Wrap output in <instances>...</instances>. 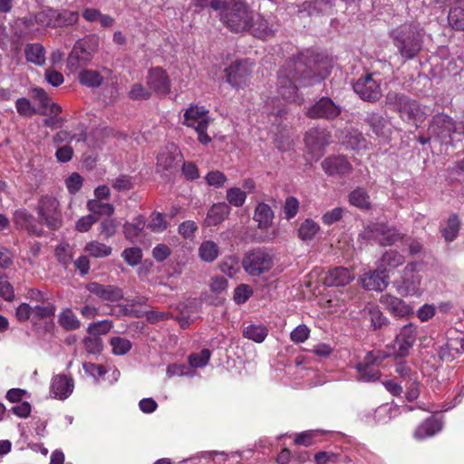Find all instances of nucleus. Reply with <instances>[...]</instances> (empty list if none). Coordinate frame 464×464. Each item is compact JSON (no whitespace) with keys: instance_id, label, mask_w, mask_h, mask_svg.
<instances>
[{"instance_id":"nucleus-1","label":"nucleus","mask_w":464,"mask_h":464,"mask_svg":"<svg viewBox=\"0 0 464 464\" xmlns=\"http://www.w3.org/2000/svg\"><path fill=\"white\" fill-rule=\"evenodd\" d=\"M308 54L301 53L285 62L278 72L277 94L285 101L301 104L298 89L319 82L329 74L327 67L317 65L314 72Z\"/></svg>"},{"instance_id":"nucleus-2","label":"nucleus","mask_w":464,"mask_h":464,"mask_svg":"<svg viewBox=\"0 0 464 464\" xmlns=\"http://www.w3.org/2000/svg\"><path fill=\"white\" fill-rule=\"evenodd\" d=\"M392 38L401 55L414 58L422 48L423 32L419 25L403 24L392 32Z\"/></svg>"},{"instance_id":"nucleus-3","label":"nucleus","mask_w":464,"mask_h":464,"mask_svg":"<svg viewBox=\"0 0 464 464\" xmlns=\"http://www.w3.org/2000/svg\"><path fill=\"white\" fill-rule=\"evenodd\" d=\"M220 20L231 30L237 33L247 31L250 22L254 20V13L246 3L233 1L225 3Z\"/></svg>"},{"instance_id":"nucleus-4","label":"nucleus","mask_w":464,"mask_h":464,"mask_svg":"<svg viewBox=\"0 0 464 464\" xmlns=\"http://www.w3.org/2000/svg\"><path fill=\"white\" fill-rule=\"evenodd\" d=\"M386 103L393 110L399 111L401 118L408 122H412L419 127L426 119V111L414 100L404 94L390 92L386 95Z\"/></svg>"},{"instance_id":"nucleus-5","label":"nucleus","mask_w":464,"mask_h":464,"mask_svg":"<svg viewBox=\"0 0 464 464\" xmlns=\"http://www.w3.org/2000/svg\"><path fill=\"white\" fill-rule=\"evenodd\" d=\"M428 133L434 140L450 144L454 140H461L460 129L457 122L448 114L443 112L435 114L429 125Z\"/></svg>"},{"instance_id":"nucleus-6","label":"nucleus","mask_w":464,"mask_h":464,"mask_svg":"<svg viewBox=\"0 0 464 464\" xmlns=\"http://www.w3.org/2000/svg\"><path fill=\"white\" fill-rule=\"evenodd\" d=\"M59 201L52 196H44L40 198L37 207L39 222L49 229L57 230L63 223Z\"/></svg>"},{"instance_id":"nucleus-7","label":"nucleus","mask_w":464,"mask_h":464,"mask_svg":"<svg viewBox=\"0 0 464 464\" xmlns=\"http://www.w3.org/2000/svg\"><path fill=\"white\" fill-rule=\"evenodd\" d=\"M96 50V43L91 38L78 40L67 58V67L74 72L87 64Z\"/></svg>"},{"instance_id":"nucleus-8","label":"nucleus","mask_w":464,"mask_h":464,"mask_svg":"<svg viewBox=\"0 0 464 464\" xmlns=\"http://www.w3.org/2000/svg\"><path fill=\"white\" fill-rule=\"evenodd\" d=\"M416 264H408L403 271L400 280H396L393 285L397 293L401 296H411L420 295V276L415 273Z\"/></svg>"},{"instance_id":"nucleus-9","label":"nucleus","mask_w":464,"mask_h":464,"mask_svg":"<svg viewBox=\"0 0 464 464\" xmlns=\"http://www.w3.org/2000/svg\"><path fill=\"white\" fill-rule=\"evenodd\" d=\"M273 264L272 256L262 250H256L246 254L242 261L245 271L254 276L268 272Z\"/></svg>"},{"instance_id":"nucleus-10","label":"nucleus","mask_w":464,"mask_h":464,"mask_svg":"<svg viewBox=\"0 0 464 464\" xmlns=\"http://www.w3.org/2000/svg\"><path fill=\"white\" fill-rule=\"evenodd\" d=\"M330 132L324 128H313L306 132L304 143L312 160H317L323 155L324 148L330 143Z\"/></svg>"},{"instance_id":"nucleus-11","label":"nucleus","mask_w":464,"mask_h":464,"mask_svg":"<svg viewBox=\"0 0 464 464\" xmlns=\"http://www.w3.org/2000/svg\"><path fill=\"white\" fill-rule=\"evenodd\" d=\"M387 355L381 352H370L363 362L356 365L357 379L362 382H375L380 377V372L376 364L385 359Z\"/></svg>"},{"instance_id":"nucleus-12","label":"nucleus","mask_w":464,"mask_h":464,"mask_svg":"<svg viewBox=\"0 0 464 464\" xmlns=\"http://www.w3.org/2000/svg\"><path fill=\"white\" fill-rule=\"evenodd\" d=\"M365 237L376 241L382 246H392L403 238V236L396 228L385 224L378 223L369 226L365 231Z\"/></svg>"},{"instance_id":"nucleus-13","label":"nucleus","mask_w":464,"mask_h":464,"mask_svg":"<svg viewBox=\"0 0 464 464\" xmlns=\"http://www.w3.org/2000/svg\"><path fill=\"white\" fill-rule=\"evenodd\" d=\"M182 160V154L174 143L162 148L157 157V171L160 173H172Z\"/></svg>"},{"instance_id":"nucleus-14","label":"nucleus","mask_w":464,"mask_h":464,"mask_svg":"<svg viewBox=\"0 0 464 464\" xmlns=\"http://www.w3.org/2000/svg\"><path fill=\"white\" fill-rule=\"evenodd\" d=\"M251 72V66L247 61L235 62L225 70L227 82L234 88H242L248 83Z\"/></svg>"},{"instance_id":"nucleus-15","label":"nucleus","mask_w":464,"mask_h":464,"mask_svg":"<svg viewBox=\"0 0 464 464\" xmlns=\"http://www.w3.org/2000/svg\"><path fill=\"white\" fill-rule=\"evenodd\" d=\"M354 92L364 101L373 102L382 95L379 81L372 74L359 78L353 84Z\"/></svg>"},{"instance_id":"nucleus-16","label":"nucleus","mask_w":464,"mask_h":464,"mask_svg":"<svg viewBox=\"0 0 464 464\" xmlns=\"http://www.w3.org/2000/svg\"><path fill=\"white\" fill-rule=\"evenodd\" d=\"M417 337V328L412 324L404 325L394 340V352L398 357H405L409 354Z\"/></svg>"},{"instance_id":"nucleus-17","label":"nucleus","mask_w":464,"mask_h":464,"mask_svg":"<svg viewBox=\"0 0 464 464\" xmlns=\"http://www.w3.org/2000/svg\"><path fill=\"white\" fill-rule=\"evenodd\" d=\"M342 108L335 104L330 98L323 97L311 106L306 114L314 119L334 120L340 115Z\"/></svg>"},{"instance_id":"nucleus-18","label":"nucleus","mask_w":464,"mask_h":464,"mask_svg":"<svg viewBox=\"0 0 464 464\" xmlns=\"http://www.w3.org/2000/svg\"><path fill=\"white\" fill-rule=\"evenodd\" d=\"M210 118L205 106L191 104L183 114L182 124L194 130L208 127Z\"/></svg>"},{"instance_id":"nucleus-19","label":"nucleus","mask_w":464,"mask_h":464,"mask_svg":"<svg viewBox=\"0 0 464 464\" xmlns=\"http://www.w3.org/2000/svg\"><path fill=\"white\" fill-rule=\"evenodd\" d=\"M147 85L158 95H167L170 92L171 82L165 70L155 67L148 72Z\"/></svg>"},{"instance_id":"nucleus-20","label":"nucleus","mask_w":464,"mask_h":464,"mask_svg":"<svg viewBox=\"0 0 464 464\" xmlns=\"http://www.w3.org/2000/svg\"><path fill=\"white\" fill-rule=\"evenodd\" d=\"M85 287L91 294L96 295L102 301L113 303L119 302L123 298L122 290L116 285L91 282Z\"/></svg>"},{"instance_id":"nucleus-21","label":"nucleus","mask_w":464,"mask_h":464,"mask_svg":"<svg viewBox=\"0 0 464 464\" xmlns=\"http://www.w3.org/2000/svg\"><path fill=\"white\" fill-rule=\"evenodd\" d=\"M385 272L378 265L376 270L364 273L361 279L362 286L369 291H383L388 285V276Z\"/></svg>"},{"instance_id":"nucleus-22","label":"nucleus","mask_w":464,"mask_h":464,"mask_svg":"<svg viewBox=\"0 0 464 464\" xmlns=\"http://www.w3.org/2000/svg\"><path fill=\"white\" fill-rule=\"evenodd\" d=\"M14 223L30 235L41 237L44 234L43 228L34 224V216L25 208H20L14 211Z\"/></svg>"},{"instance_id":"nucleus-23","label":"nucleus","mask_w":464,"mask_h":464,"mask_svg":"<svg viewBox=\"0 0 464 464\" xmlns=\"http://www.w3.org/2000/svg\"><path fill=\"white\" fill-rule=\"evenodd\" d=\"M322 169L330 176L344 175L352 170V166L343 156H331L322 161Z\"/></svg>"},{"instance_id":"nucleus-24","label":"nucleus","mask_w":464,"mask_h":464,"mask_svg":"<svg viewBox=\"0 0 464 464\" xmlns=\"http://www.w3.org/2000/svg\"><path fill=\"white\" fill-rule=\"evenodd\" d=\"M276 29L277 24L272 20L269 21L259 14H254V20L250 22V28L248 30L251 31L254 36L266 39L273 36Z\"/></svg>"},{"instance_id":"nucleus-25","label":"nucleus","mask_w":464,"mask_h":464,"mask_svg":"<svg viewBox=\"0 0 464 464\" xmlns=\"http://www.w3.org/2000/svg\"><path fill=\"white\" fill-rule=\"evenodd\" d=\"M73 391V382L66 375L58 374L52 379L51 394L53 398L64 400Z\"/></svg>"},{"instance_id":"nucleus-26","label":"nucleus","mask_w":464,"mask_h":464,"mask_svg":"<svg viewBox=\"0 0 464 464\" xmlns=\"http://www.w3.org/2000/svg\"><path fill=\"white\" fill-rule=\"evenodd\" d=\"M354 279V274L345 267L331 269L325 276L324 282L329 286H344Z\"/></svg>"},{"instance_id":"nucleus-27","label":"nucleus","mask_w":464,"mask_h":464,"mask_svg":"<svg viewBox=\"0 0 464 464\" xmlns=\"http://www.w3.org/2000/svg\"><path fill=\"white\" fill-rule=\"evenodd\" d=\"M230 212L229 206L225 203L214 204L208 211L204 224L207 227H213L220 224L225 220Z\"/></svg>"},{"instance_id":"nucleus-28","label":"nucleus","mask_w":464,"mask_h":464,"mask_svg":"<svg viewBox=\"0 0 464 464\" xmlns=\"http://www.w3.org/2000/svg\"><path fill=\"white\" fill-rule=\"evenodd\" d=\"M381 303L396 316H404L411 312V308L401 299L384 295L380 299Z\"/></svg>"},{"instance_id":"nucleus-29","label":"nucleus","mask_w":464,"mask_h":464,"mask_svg":"<svg viewBox=\"0 0 464 464\" xmlns=\"http://www.w3.org/2000/svg\"><path fill=\"white\" fill-rule=\"evenodd\" d=\"M441 429L442 423L439 420L430 418L417 427L414 431V438L417 440H424L435 435L440 431Z\"/></svg>"},{"instance_id":"nucleus-30","label":"nucleus","mask_w":464,"mask_h":464,"mask_svg":"<svg viewBox=\"0 0 464 464\" xmlns=\"http://www.w3.org/2000/svg\"><path fill=\"white\" fill-rule=\"evenodd\" d=\"M53 27H63L76 24L79 14L77 12L67 9L62 11L53 9Z\"/></svg>"},{"instance_id":"nucleus-31","label":"nucleus","mask_w":464,"mask_h":464,"mask_svg":"<svg viewBox=\"0 0 464 464\" xmlns=\"http://www.w3.org/2000/svg\"><path fill=\"white\" fill-rule=\"evenodd\" d=\"M274 212L269 205L259 203L255 210L254 220L257 222L259 228H267L271 226Z\"/></svg>"},{"instance_id":"nucleus-32","label":"nucleus","mask_w":464,"mask_h":464,"mask_svg":"<svg viewBox=\"0 0 464 464\" xmlns=\"http://www.w3.org/2000/svg\"><path fill=\"white\" fill-rule=\"evenodd\" d=\"M366 121L378 137H388L390 132L389 122L382 116L372 112L367 116Z\"/></svg>"},{"instance_id":"nucleus-33","label":"nucleus","mask_w":464,"mask_h":464,"mask_svg":"<svg viewBox=\"0 0 464 464\" xmlns=\"http://www.w3.org/2000/svg\"><path fill=\"white\" fill-rule=\"evenodd\" d=\"M25 58L29 63L41 66L45 63V49L40 44H29L24 49Z\"/></svg>"},{"instance_id":"nucleus-34","label":"nucleus","mask_w":464,"mask_h":464,"mask_svg":"<svg viewBox=\"0 0 464 464\" xmlns=\"http://www.w3.org/2000/svg\"><path fill=\"white\" fill-rule=\"evenodd\" d=\"M219 255V247L212 240H205L198 246L199 258L208 263L215 261Z\"/></svg>"},{"instance_id":"nucleus-35","label":"nucleus","mask_w":464,"mask_h":464,"mask_svg":"<svg viewBox=\"0 0 464 464\" xmlns=\"http://www.w3.org/2000/svg\"><path fill=\"white\" fill-rule=\"evenodd\" d=\"M58 323L66 331L77 330L81 322L71 308H64L58 315Z\"/></svg>"},{"instance_id":"nucleus-36","label":"nucleus","mask_w":464,"mask_h":464,"mask_svg":"<svg viewBox=\"0 0 464 464\" xmlns=\"http://www.w3.org/2000/svg\"><path fill=\"white\" fill-rule=\"evenodd\" d=\"M404 263V256L395 250L386 251L378 261V265L383 270L396 268Z\"/></svg>"},{"instance_id":"nucleus-37","label":"nucleus","mask_w":464,"mask_h":464,"mask_svg":"<svg viewBox=\"0 0 464 464\" xmlns=\"http://www.w3.org/2000/svg\"><path fill=\"white\" fill-rule=\"evenodd\" d=\"M349 203L361 209L371 208V198L363 188H356L349 194Z\"/></svg>"},{"instance_id":"nucleus-38","label":"nucleus","mask_w":464,"mask_h":464,"mask_svg":"<svg viewBox=\"0 0 464 464\" xmlns=\"http://www.w3.org/2000/svg\"><path fill=\"white\" fill-rule=\"evenodd\" d=\"M268 334V329L263 324H249L243 330V336L256 343H263Z\"/></svg>"},{"instance_id":"nucleus-39","label":"nucleus","mask_w":464,"mask_h":464,"mask_svg":"<svg viewBox=\"0 0 464 464\" xmlns=\"http://www.w3.org/2000/svg\"><path fill=\"white\" fill-rule=\"evenodd\" d=\"M460 222L456 214H451L441 229V233L446 241H453L459 234Z\"/></svg>"},{"instance_id":"nucleus-40","label":"nucleus","mask_w":464,"mask_h":464,"mask_svg":"<svg viewBox=\"0 0 464 464\" xmlns=\"http://www.w3.org/2000/svg\"><path fill=\"white\" fill-rule=\"evenodd\" d=\"M102 72L95 70H83L79 74V81L88 87H99L103 82Z\"/></svg>"},{"instance_id":"nucleus-41","label":"nucleus","mask_w":464,"mask_h":464,"mask_svg":"<svg viewBox=\"0 0 464 464\" xmlns=\"http://www.w3.org/2000/svg\"><path fill=\"white\" fill-rule=\"evenodd\" d=\"M84 251L92 257L103 258L109 256L111 254L112 248L103 243L98 241H91L86 244Z\"/></svg>"},{"instance_id":"nucleus-42","label":"nucleus","mask_w":464,"mask_h":464,"mask_svg":"<svg viewBox=\"0 0 464 464\" xmlns=\"http://www.w3.org/2000/svg\"><path fill=\"white\" fill-rule=\"evenodd\" d=\"M109 343L111 346L112 353L117 356H121L128 353L132 348L131 342L127 338L121 336L111 337Z\"/></svg>"},{"instance_id":"nucleus-43","label":"nucleus","mask_w":464,"mask_h":464,"mask_svg":"<svg viewBox=\"0 0 464 464\" xmlns=\"http://www.w3.org/2000/svg\"><path fill=\"white\" fill-rule=\"evenodd\" d=\"M320 230L319 225L312 219H305L298 229V236L302 240L312 239Z\"/></svg>"},{"instance_id":"nucleus-44","label":"nucleus","mask_w":464,"mask_h":464,"mask_svg":"<svg viewBox=\"0 0 464 464\" xmlns=\"http://www.w3.org/2000/svg\"><path fill=\"white\" fill-rule=\"evenodd\" d=\"M144 227H145V220H144L143 217H141V216L137 217L133 220V222L126 223L124 225L125 237L130 240L134 239L135 237L140 236V234L143 230Z\"/></svg>"},{"instance_id":"nucleus-45","label":"nucleus","mask_w":464,"mask_h":464,"mask_svg":"<svg viewBox=\"0 0 464 464\" xmlns=\"http://www.w3.org/2000/svg\"><path fill=\"white\" fill-rule=\"evenodd\" d=\"M369 320L374 330L382 328L387 324V318L382 314L380 309L375 305H368L365 307Z\"/></svg>"},{"instance_id":"nucleus-46","label":"nucleus","mask_w":464,"mask_h":464,"mask_svg":"<svg viewBox=\"0 0 464 464\" xmlns=\"http://www.w3.org/2000/svg\"><path fill=\"white\" fill-rule=\"evenodd\" d=\"M87 208L93 214L111 216L114 213V207L110 203H102L97 199L87 201Z\"/></svg>"},{"instance_id":"nucleus-47","label":"nucleus","mask_w":464,"mask_h":464,"mask_svg":"<svg viewBox=\"0 0 464 464\" xmlns=\"http://www.w3.org/2000/svg\"><path fill=\"white\" fill-rule=\"evenodd\" d=\"M449 24L456 30H464V8L453 7L448 14Z\"/></svg>"},{"instance_id":"nucleus-48","label":"nucleus","mask_w":464,"mask_h":464,"mask_svg":"<svg viewBox=\"0 0 464 464\" xmlns=\"http://www.w3.org/2000/svg\"><path fill=\"white\" fill-rule=\"evenodd\" d=\"M220 271L229 277H234L239 271L238 259L236 256H227L219 264Z\"/></svg>"},{"instance_id":"nucleus-49","label":"nucleus","mask_w":464,"mask_h":464,"mask_svg":"<svg viewBox=\"0 0 464 464\" xmlns=\"http://www.w3.org/2000/svg\"><path fill=\"white\" fill-rule=\"evenodd\" d=\"M276 101L272 99L266 103L265 109L266 111L269 114V117H273L272 121L273 124H276L286 114V111L279 104H276Z\"/></svg>"},{"instance_id":"nucleus-50","label":"nucleus","mask_w":464,"mask_h":464,"mask_svg":"<svg viewBox=\"0 0 464 464\" xmlns=\"http://www.w3.org/2000/svg\"><path fill=\"white\" fill-rule=\"evenodd\" d=\"M113 323L111 320H102L91 323L87 327V332L92 335L106 334L111 331Z\"/></svg>"},{"instance_id":"nucleus-51","label":"nucleus","mask_w":464,"mask_h":464,"mask_svg":"<svg viewBox=\"0 0 464 464\" xmlns=\"http://www.w3.org/2000/svg\"><path fill=\"white\" fill-rule=\"evenodd\" d=\"M148 227L154 233H161L168 227V222L160 212H154L150 215Z\"/></svg>"},{"instance_id":"nucleus-52","label":"nucleus","mask_w":464,"mask_h":464,"mask_svg":"<svg viewBox=\"0 0 464 464\" xmlns=\"http://www.w3.org/2000/svg\"><path fill=\"white\" fill-rule=\"evenodd\" d=\"M227 199L234 207H241L246 199V193L239 188H230L227 190Z\"/></svg>"},{"instance_id":"nucleus-53","label":"nucleus","mask_w":464,"mask_h":464,"mask_svg":"<svg viewBox=\"0 0 464 464\" xmlns=\"http://www.w3.org/2000/svg\"><path fill=\"white\" fill-rule=\"evenodd\" d=\"M33 320H41L54 315L55 306L52 304H40L32 307Z\"/></svg>"},{"instance_id":"nucleus-54","label":"nucleus","mask_w":464,"mask_h":464,"mask_svg":"<svg viewBox=\"0 0 464 464\" xmlns=\"http://www.w3.org/2000/svg\"><path fill=\"white\" fill-rule=\"evenodd\" d=\"M210 352L208 349H204L197 353H192L188 357V362L191 367L200 368L206 366L210 359Z\"/></svg>"},{"instance_id":"nucleus-55","label":"nucleus","mask_w":464,"mask_h":464,"mask_svg":"<svg viewBox=\"0 0 464 464\" xmlns=\"http://www.w3.org/2000/svg\"><path fill=\"white\" fill-rule=\"evenodd\" d=\"M121 256L126 263L131 266H134L140 262L142 253L139 247H130L125 249Z\"/></svg>"},{"instance_id":"nucleus-56","label":"nucleus","mask_w":464,"mask_h":464,"mask_svg":"<svg viewBox=\"0 0 464 464\" xmlns=\"http://www.w3.org/2000/svg\"><path fill=\"white\" fill-rule=\"evenodd\" d=\"M89 296L82 297V303L83 306L80 308V314L83 318L92 319L98 315H100L99 308L93 304H89Z\"/></svg>"},{"instance_id":"nucleus-57","label":"nucleus","mask_w":464,"mask_h":464,"mask_svg":"<svg viewBox=\"0 0 464 464\" xmlns=\"http://www.w3.org/2000/svg\"><path fill=\"white\" fill-rule=\"evenodd\" d=\"M205 179L209 186L221 188L226 183L227 177L219 170H213L206 175Z\"/></svg>"},{"instance_id":"nucleus-58","label":"nucleus","mask_w":464,"mask_h":464,"mask_svg":"<svg viewBox=\"0 0 464 464\" xmlns=\"http://www.w3.org/2000/svg\"><path fill=\"white\" fill-rule=\"evenodd\" d=\"M55 256L61 263L64 265L69 264L72 259L70 245L68 243H61L58 245L55 248Z\"/></svg>"},{"instance_id":"nucleus-59","label":"nucleus","mask_w":464,"mask_h":464,"mask_svg":"<svg viewBox=\"0 0 464 464\" xmlns=\"http://www.w3.org/2000/svg\"><path fill=\"white\" fill-rule=\"evenodd\" d=\"M310 334V329L304 324H299L291 333V341L295 343H301L305 342Z\"/></svg>"},{"instance_id":"nucleus-60","label":"nucleus","mask_w":464,"mask_h":464,"mask_svg":"<svg viewBox=\"0 0 464 464\" xmlns=\"http://www.w3.org/2000/svg\"><path fill=\"white\" fill-rule=\"evenodd\" d=\"M53 8L44 9L34 14V22L40 25L53 27Z\"/></svg>"},{"instance_id":"nucleus-61","label":"nucleus","mask_w":464,"mask_h":464,"mask_svg":"<svg viewBox=\"0 0 464 464\" xmlns=\"http://www.w3.org/2000/svg\"><path fill=\"white\" fill-rule=\"evenodd\" d=\"M252 294V288L248 285L241 284L235 290L234 301L238 304H244Z\"/></svg>"},{"instance_id":"nucleus-62","label":"nucleus","mask_w":464,"mask_h":464,"mask_svg":"<svg viewBox=\"0 0 464 464\" xmlns=\"http://www.w3.org/2000/svg\"><path fill=\"white\" fill-rule=\"evenodd\" d=\"M111 186L117 191H127L132 188L131 178L127 175H120L111 181Z\"/></svg>"},{"instance_id":"nucleus-63","label":"nucleus","mask_w":464,"mask_h":464,"mask_svg":"<svg viewBox=\"0 0 464 464\" xmlns=\"http://www.w3.org/2000/svg\"><path fill=\"white\" fill-rule=\"evenodd\" d=\"M17 112L25 117H31L35 113V110L32 107L30 102L26 98L17 99L15 102Z\"/></svg>"},{"instance_id":"nucleus-64","label":"nucleus","mask_w":464,"mask_h":464,"mask_svg":"<svg viewBox=\"0 0 464 464\" xmlns=\"http://www.w3.org/2000/svg\"><path fill=\"white\" fill-rule=\"evenodd\" d=\"M83 344L86 352L92 354L99 353L102 350V341L99 337H85Z\"/></svg>"}]
</instances>
